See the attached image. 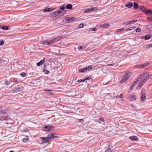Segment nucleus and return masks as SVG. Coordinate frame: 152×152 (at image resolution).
I'll use <instances>...</instances> for the list:
<instances>
[{
    "mask_svg": "<svg viewBox=\"0 0 152 152\" xmlns=\"http://www.w3.org/2000/svg\"><path fill=\"white\" fill-rule=\"evenodd\" d=\"M82 46H79L78 47V49L79 50H81L82 49Z\"/></svg>",
    "mask_w": 152,
    "mask_h": 152,
    "instance_id": "nucleus-52",
    "label": "nucleus"
},
{
    "mask_svg": "<svg viewBox=\"0 0 152 152\" xmlns=\"http://www.w3.org/2000/svg\"><path fill=\"white\" fill-rule=\"evenodd\" d=\"M10 118L7 116H0V121H3L4 120L7 121L10 120Z\"/></svg>",
    "mask_w": 152,
    "mask_h": 152,
    "instance_id": "nucleus-10",
    "label": "nucleus"
},
{
    "mask_svg": "<svg viewBox=\"0 0 152 152\" xmlns=\"http://www.w3.org/2000/svg\"><path fill=\"white\" fill-rule=\"evenodd\" d=\"M20 75L22 77H24L26 76V73L24 72H22L21 73Z\"/></svg>",
    "mask_w": 152,
    "mask_h": 152,
    "instance_id": "nucleus-40",
    "label": "nucleus"
},
{
    "mask_svg": "<svg viewBox=\"0 0 152 152\" xmlns=\"http://www.w3.org/2000/svg\"><path fill=\"white\" fill-rule=\"evenodd\" d=\"M125 6L129 8H130L133 6V4L132 3L129 2L128 4L126 5Z\"/></svg>",
    "mask_w": 152,
    "mask_h": 152,
    "instance_id": "nucleus-25",
    "label": "nucleus"
},
{
    "mask_svg": "<svg viewBox=\"0 0 152 152\" xmlns=\"http://www.w3.org/2000/svg\"><path fill=\"white\" fill-rule=\"evenodd\" d=\"M90 78H89V77H87L85 78L84 80H85V81L86 80H89L90 79Z\"/></svg>",
    "mask_w": 152,
    "mask_h": 152,
    "instance_id": "nucleus-55",
    "label": "nucleus"
},
{
    "mask_svg": "<svg viewBox=\"0 0 152 152\" xmlns=\"http://www.w3.org/2000/svg\"><path fill=\"white\" fill-rule=\"evenodd\" d=\"M152 47V44L145 45L143 46L144 49H147Z\"/></svg>",
    "mask_w": 152,
    "mask_h": 152,
    "instance_id": "nucleus-19",
    "label": "nucleus"
},
{
    "mask_svg": "<svg viewBox=\"0 0 152 152\" xmlns=\"http://www.w3.org/2000/svg\"><path fill=\"white\" fill-rule=\"evenodd\" d=\"M135 28V27L134 26H132L130 27H129L130 31L132 30L133 29H134Z\"/></svg>",
    "mask_w": 152,
    "mask_h": 152,
    "instance_id": "nucleus-47",
    "label": "nucleus"
},
{
    "mask_svg": "<svg viewBox=\"0 0 152 152\" xmlns=\"http://www.w3.org/2000/svg\"><path fill=\"white\" fill-rule=\"evenodd\" d=\"M129 138L132 140H138V139L137 137L136 136H132L130 137Z\"/></svg>",
    "mask_w": 152,
    "mask_h": 152,
    "instance_id": "nucleus-18",
    "label": "nucleus"
},
{
    "mask_svg": "<svg viewBox=\"0 0 152 152\" xmlns=\"http://www.w3.org/2000/svg\"><path fill=\"white\" fill-rule=\"evenodd\" d=\"M60 37H58L55 38H54L51 39L52 41H51V42H52V43L54 42H56L59 40V39L60 38Z\"/></svg>",
    "mask_w": 152,
    "mask_h": 152,
    "instance_id": "nucleus-17",
    "label": "nucleus"
},
{
    "mask_svg": "<svg viewBox=\"0 0 152 152\" xmlns=\"http://www.w3.org/2000/svg\"><path fill=\"white\" fill-rule=\"evenodd\" d=\"M45 61L44 59H42L39 62L37 63V66H39L42 65Z\"/></svg>",
    "mask_w": 152,
    "mask_h": 152,
    "instance_id": "nucleus-20",
    "label": "nucleus"
},
{
    "mask_svg": "<svg viewBox=\"0 0 152 152\" xmlns=\"http://www.w3.org/2000/svg\"><path fill=\"white\" fill-rule=\"evenodd\" d=\"M44 128L45 129V131L50 132L53 128L54 127L53 126H45Z\"/></svg>",
    "mask_w": 152,
    "mask_h": 152,
    "instance_id": "nucleus-11",
    "label": "nucleus"
},
{
    "mask_svg": "<svg viewBox=\"0 0 152 152\" xmlns=\"http://www.w3.org/2000/svg\"><path fill=\"white\" fill-rule=\"evenodd\" d=\"M1 61V59H0V61Z\"/></svg>",
    "mask_w": 152,
    "mask_h": 152,
    "instance_id": "nucleus-60",
    "label": "nucleus"
},
{
    "mask_svg": "<svg viewBox=\"0 0 152 152\" xmlns=\"http://www.w3.org/2000/svg\"><path fill=\"white\" fill-rule=\"evenodd\" d=\"M129 98L132 101H135L136 98V96L134 94H132L129 95Z\"/></svg>",
    "mask_w": 152,
    "mask_h": 152,
    "instance_id": "nucleus-9",
    "label": "nucleus"
},
{
    "mask_svg": "<svg viewBox=\"0 0 152 152\" xmlns=\"http://www.w3.org/2000/svg\"><path fill=\"white\" fill-rule=\"evenodd\" d=\"M74 18H67L66 20L67 21H71V22H72V21L74 20Z\"/></svg>",
    "mask_w": 152,
    "mask_h": 152,
    "instance_id": "nucleus-32",
    "label": "nucleus"
},
{
    "mask_svg": "<svg viewBox=\"0 0 152 152\" xmlns=\"http://www.w3.org/2000/svg\"><path fill=\"white\" fill-rule=\"evenodd\" d=\"M129 72H127L123 75L122 77V79L121 80V82L122 83L125 82L129 77L130 76V75H129Z\"/></svg>",
    "mask_w": 152,
    "mask_h": 152,
    "instance_id": "nucleus-2",
    "label": "nucleus"
},
{
    "mask_svg": "<svg viewBox=\"0 0 152 152\" xmlns=\"http://www.w3.org/2000/svg\"><path fill=\"white\" fill-rule=\"evenodd\" d=\"M62 12L60 11L56 10L53 12L51 15L50 17L53 19H56L60 16H62L64 14L62 13Z\"/></svg>",
    "mask_w": 152,
    "mask_h": 152,
    "instance_id": "nucleus-1",
    "label": "nucleus"
},
{
    "mask_svg": "<svg viewBox=\"0 0 152 152\" xmlns=\"http://www.w3.org/2000/svg\"><path fill=\"white\" fill-rule=\"evenodd\" d=\"M126 31H130V29L129 28H128L126 29Z\"/></svg>",
    "mask_w": 152,
    "mask_h": 152,
    "instance_id": "nucleus-56",
    "label": "nucleus"
},
{
    "mask_svg": "<svg viewBox=\"0 0 152 152\" xmlns=\"http://www.w3.org/2000/svg\"><path fill=\"white\" fill-rule=\"evenodd\" d=\"M139 81V80L137 79V80L132 84L131 87L129 88V90H130L131 91H132L134 87L135 86L136 84Z\"/></svg>",
    "mask_w": 152,
    "mask_h": 152,
    "instance_id": "nucleus-14",
    "label": "nucleus"
},
{
    "mask_svg": "<svg viewBox=\"0 0 152 152\" xmlns=\"http://www.w3.org/2000/svg\"><path fill=\"white\" fill-rule=\"evenodd\" d=\"M130 24L131 23H130V22L129 21V22H126V23H124L123 24V25H124V26H127V25H128Z\"/></svg>",
    "mask_w": 152,
    "mask_h": 152,
    "instance_id": "nucleus-38",
    "label": "nucleus"
},
{
    "mask_svg": "<svg viewBox=\"0 0 152 152\" xmlns=\"http://www.w3.org/2000/svg\"><path fill=\"white\" fill-rule=\"evenodd\" d=\"M5 83L6 85H7L10 84V81H8L7 80H6Z\"/></svg>",
    "mask_w": 152,
    "mask_h": 152,
    "instance_id": "nucleus-43",
    "label": "nucleus"
},
{
    "mask_svg": "<svg viewBox=\"0 0 152 152\" xmlns=\"http://www.w3.org/2000/svg\"><path fill=\"white\" fill-rule=\"evenodd\" d=\"M85 81V80L84 79L83 80V79H80V80H78L77 81V82H84V81Z\"/></svg>",
    "mask_w": 152,
    "mask_h": 152,
    "instance_id": "nucleus-35",
    "label": "nucleus"
},
{
    "mask_svg": "<svg viewBox=\"0 0 152 152\" xmlns=\"http://www.w3.org/2000/svg\"><path fill=\"white\" fill-rule=\"evenodd\" d=\"M147 19L149 20H152V18L151 17H148L147 18Z\"/></svg>",
    "mask_w": 152,
    "mask_h": 152,
    "instance_id": "nucleus-49",
    "label": "nucleus"
},
{
    "mask_svg": "<svg viewBox=\"0 0 152 152\" xmlns=\"http://www.w3.org/2000/svg\"><path fill=\"white\" fill-rule=\"evenodd\" d=\"M4 44V41L3 40H0V45H1Z\"/></svg>",
    "mask_w": 152,
    "mask_h": 152,
    "instance_id": "nucleus-46",
    "label": "nucleus"
},
{
    "mask_svg": "<svg viewBox=\"0 0 152 152\" xmlns=\"http://www.w3.org/2000/svg\"><path fill=\"white\" fill-rule=\"evenodd\" d=\"M124 30V28H120V29L117 30V32H120V31H123Z\"/></svg>",
    "mask_w": 152,
    "mask_h": 152,
    "instance_id": "nucleus-45",
    "label": "nucleus"
},
{
    "mask_svg": "<svg viewBox=\"0 0 152 152\" xmlns=\"http://www.w3.org/2000/svg\"><path fill=\"white\" fill-rule=\"evenodd\" d=\"M143 84V83L141 81L140 82L138 85V86H139V88H140L141 87Z\"/></svg>",
    "mask_w": 152,
    "mask_h": 152,
    "instance_id": "nucleus-33",
    "label": "nucleus"
},
{
    "mask_svg": "<svg viewBox=\"0 0 152 152\" xmlns=\"http://www.w3.org/2000/svg\"><path fill=\"white\" fill-rule=\"evenodd\" d=\"M149 65V63L148 62H146L142 64L137 65L135 67L137 68L138 69H140L144 68V67L147 66Z\"/></svg>",
    "mask_w": 152,
    "mask_h": 152,
    "instance_id": "nucleus-4",
    "label": "nucleus"
},
{
    "mask_svg": "<svg viewBox=\"0 0 152 152\" xmlns=\"http://www.w3.org/2000/svg\"><path fill=\"white\" fill-rule=\"evenodd\" d=\"M96 30H97V29L96 28H93L92 29V30L93 31H96Z\"/></svg>",
    "mask_w": 152,
    "mask_h": 152,
    "instance_id": "nucleus-53",
    "label": "nucleus"
},
{
    "mask_svg": "<svg viewBox=\"0 0 152 152\" xmlns=\"http://www.w3.org/2000/svg\"><path fill=\"white\" fill-rule=\"evenodd\" d=\"M146 99V97L145 96L144 94H142V96L141 97V99L142 101H143L145 100Z\"/></svg>",
    "mask_w": 152,
    "mask_h": 152,
    "instance_id": "nucleus-23",
    "label": "nucleus"
},
{
    "mask_svg": "<svg viewBox=\"0 0 152 152\" xmlns=\"http://www.w3.org/2000/svg\"><path fill=\"white\" fill-rule=\"evenodd\" d=\"M137 21V20H133L131 21H130V23H134Z\"/></svg>",
    "mask_w": 152,
    "mask_h": 152,
    "instance_id": "nucleus-42",
    "label": "nucleus"
},
{
    "mask_svg": "<svg viewBox=\"0 0 152 152\" xmlns=\"http://www.w3.org/2000/svg\"><path fill=\"white\" fill-rule=\"evenodd\" d=\"M23 87H21L19 88H16L13 90L12 91L13 92H17L23 90Z\"/></svg>",
    "mask_w": 152,
    "mask_h": 152,
    "instance_id": "nucleus-12",
    "label": "nucleus"
},
{
    "mask_svg": "<svg viewBox=\"0 0 152 152\" xmlns=\"http://www.w3.org/2000/svg\"><path fill=\"white\" fill-rule=\"evenodd\" d=\"M45 91H47L48 93V94H52V91L50 89H46L44 90Z\"/></svg>",
    "mask_w": 152,
    "mask_h": 152,
    "instance_id": "nucleus-29",
    "label": "nucleus"
},
{
    "mask_svg": "<svg viewBox=\"0 0 152 152\" xmlns=\"http://www.w3.org/2000/svg\"><path fill=\"white\" fill-rule=\"evenodd\" d=\"M66 8L65 4L63 5L60 7V9L61 10H64Z\"/></svg>",
    "mask_w": 152,
    "mask_h": 152,
    "instance_id": "nucleus-26",
    "label": "nucleus"
},
{
    "mask_svg": "<svg viewBox=\"0 0 152 152\" xmlns=\"http://www.w3.org/2000/svg\"><path fill=\"white\" fill-rule=\"evenodd\" d=\"M138 4L136 2L134 3V9H137L138 8Z\"/></svg>",
    "mask_w": 152,
    "mask_h": 152,
    "instance_id": "nucleus-24",
    "label": "nucleus"
},
{
    "mask_svg": "<svg viewBox=\"0 0 152 152\" xmlns=\"http://www.w3.org/2000/svg\"><path fill=\"white\" fill-rule=\"evenodd\" d=\"M1 108L0 107V109H1Z\"/></svg>",
    "mask_w": 152,
    "mask_h": 152,
    "instance_id": "nucleus-61",
    "label": "nucleus"
},
{
    "mask_svg": "<svg viewBox=\"0 0 152 152\" xmlns=\"http://www.w3.org/2000/svg\"><path fill=\"white\" fill-rule=\"evenodd\" d=\"M110 25L108 23H106L104 24H102L100 26L101 27L103 28H107L109 27Z\"/></svg>",
    "mask_w": 152,
    "mask_h": 152,
    "instance_id": "nucleus-16",
    "label": "nucleus"
},
{
    "mask_svg": "<svg viewBox=\"0 0 152 152\" xmlns=\"http://www.w3.org/2000/svg\"><path fill=\"white\" fill-rule=\"evenodd\" d=\"M56 134L51 133L48 135V137L49 139H52L59 137L55 136Z\"/></svg>",
    "mask_w": 152,
    "mask_h": 152,
    "instance_id": "nucleus-7",
    "label": "nucleus"
},
{
    "mask_svg": "<svg viewBox=\"0 0 152 152\" xmlns=\"http://www.w3.org/2000/svg\"><path fill=\"white\" fill-rule=\"evenodd\" d=\"M40 139L41 140L42 142L41 143H48V142L49 141V140H48L49 139L48 138V137H41L40 138Z\"/></svg>",
    "mask_w": 152,
    "mask_h": 152,
    "instance_id": "nucleus-6",
    "label": "nucleus"
},
{
    "mask_svg": "<svg viewBox=\"0 0 152 152\" xmlns=\"http://www.w3.org/2000/svg\"><path fill=\"white\" fill-rule=\"evenodd\" d=\"M44 67L46 66L45 65H44Z\"/></svg>",
    "mask_w": 152,
    "mask_h": 152,
    "instance_id": "nucleus-59",
    "label": "nucleus"
},
{
    "mask_svg": "<svg viewBox=\"0 0 152 152\" xmlns=\"http://www.w3.org/2000/svg\"><path fill=\"white\" fill-rule=\"evenodd\" d=\"M52 10H53V9H52V10H50L49 8H46L43 10V12H50V11H51Z\"/></svg>",
    "mask_w": 152,
    "mask_h": 152,
    "instance_id": "nucleus-31",
    "label": "nucleus"
},
{
    "mask_svg": "<svg viewBox=\"0 0 152 152\" xmlns=\"http://www.w3.org/2000/svg\"><path fill=\"white\" fill-rule=\"evenodd\" d=\"M105 152H111V150L110 148H108L106 150Z\"/></svg>",
    "mask_w": 152,
    "mask_h": 152,
    "instance_id": "nucleus-37",
    "label": "nucleus"
},
{
    "mask_svg": "<svg viewBox=\"0 0 152 152\" xmlns=\"http://www.w3.org/2000/svg\"><path fill=\"white\" fill-rule=\"evenodd\" d=\"M92 68L90 66L85 68H83L82 69H80L78 70V71L80 72H85L87 71H89L90 70H92Z\"/></svg>",
    "mask_w": 152,
    "mask_h": 152,
    "instance_id": "nucleus-3",
    "label": "nucleus"
},
{
    "mask_svg": "<svg viewBox=\"0 0 152 152\" xmlns=\"http://www.w3.org/2000/svg\"><path fill=\"white\" fill-rule=\"evenodd\" d=\"M52 41L51 40H45L43 41L42 43H41V44H43V45H49L50 44L52 43L51 42Z\"/></svg>",
    "mask_w": 152,
    "mask_h": 152,
    "instance_id": "nucleus-8",
    "label": "nucleus"
},
{
    "mask_svg": "<svg viewBox=\"0 0 152 152\" xmlns=\"http://www.w3.org/2000/svg\"><path fill=\"white\" fill-rule=\"evenodd\" d=\"M83 27V23H81L79 24L78 26L79 28H82Z\"/></svg>",
    "mask_w": 152,
    "mask_h": 152,
    "instance_id": "nucleus-39",
    "label": "nucleus"
},
{
    "mask_svg": "<svg viewBox=\"0 0 152 152\" xmlns=\"http://www.w3.org/2000/svg\"><path fill=\"white\" fill-rule=\"evenodd\" d=\"M29 140V139L27 138H24L23 139L22 141L24 142H27Z\"/></svg>",
    "mask_w": 152,
    "mask_h": 152,
    "instance_id": "nucleus-30",
    "label": "nucleus"
},
{
    "mask_svg": "<svg viewBox=\"0 0 152 152\" xmlns=\"http://www.w3.org/2000/svg\"><path fill=\"white\" fill-rule=\"evenodd\" d=\"M142 78H143L147 81V80L148 79V76H146L145 74H144L143 75H141L139 77L137 78V80H139V81L140 80V79Z\"/></svg>",
    "mask_w": 152,
    "mask_h": 152,
    "instance_id": "nucleus-5",
    "label": "nucleus"
},
{
    "mask_svg": "<svg viewBox=\"0 0 152 152\" xmlns=\"http://www.w3.org/2000/svg\"><path fill=\"white\" fill-rule=\"evenodd\" d=\"M123 94H120V95L119 96H117L116 97H118L120 98H123Z\"/></svg>",
    "mask_w": 152,
    "mask_h": 152,
    "instance_id": "nucleus-44",
    "label": "nucleus"
},
{
    "mask_svg": "<svg viewBox=\"0 0 152 152\" xmlns=\"http://www.w3.org/2000/svg\"><path fill=\"white\" fill-rule=\"evenodd\" d=\"M78 121L79 122H81L83 121V119H79L78 120Z\"/></svg>",
    "mask_w": 152,
    "mask_h": 152,
    "instance_id": "nucleus-57",
    "label": "nucleus"
},
{
    "mask_svg": "<svg viewBox=\"0 0 152 152\" xmlns=\"http://www.w3.org/2000/svg\"><path fill=\"white\" fill-rule=\"evenodd\" d=\"M140 10H141L142 12H145V11L146 9L144 6H140L139 7Z\"/></svg>",
    "mask_w": 152,
    "mask_h": 152,
    "instance_id": "nucleus-22",
    "label": "nucleus"
},
{
    "mask_svg": "<svg viewBox=\"0 0 152 152\" xmlns=\"http://www.w3.org/2000/svg\"><path fill=\"white\" fill-rule=\"evenodd\" d=\"M114 65V64H108L107 65V66H113Z\"/></svg>",
    "mask_w": 152,
    "mask_h": 152,
    "instance_id": "nucleus-54",
    "label": "nucleus"
},
{
    "mask_svg": "<svg viewBox=\"0 0 152 152\" xmlns=\"http://www.w3.org/2000/svg\"><path fill=\"white\" fill-rule=\"evenodd\" d=\"M141 82H142L143 84L146 81L143 78H142L141 79H140V80Z\"/></svg>",
    "mask_w": 152,
    "mask_h": 152,
    "instance_id": "nucleus-36",
    "label": "nucleus"
},
{
    "mask_svg": "<svg viewBox=\"0 0 152 152\" xmlns=\"http://www.w3.org/2000/svg\"><path fill=\"white\" fill-rule=\"evenodd\" d=\"M43 72H45V74H48L49 73V71L45 69H44Z\"/></svg>",
    "mask_w": 152,
    "mask_h": 152,
    "instance_id": "nucleus-34",
    "label": "nucleus"
},
{
    "mask_svg": "<svg viewBox=\"0 0 152 152\" xmlns=\"http://www.w3.org/2000/svg\"><path fill=\"white\" fill-rule=\"evenodd\" d=\"M99 120L101 121L102 122H104V119L103 118H101L99 119Z\"/></svg>",
    "mask_w": 152,
    "mask_h": 152,
    "instance_id": "nucleus-50",
    "label": "nucleus"
},
{
    "mask_svg": "<svg viewBox=\"0 0 152 152\" xmlns=\"http://www.w3.org/2000/svg\"><path fill=\"white\" fill-rule=\"evenodd\" d=\"M145 75L146 76H148V78H149V77L150 76H151V75H150L149 74H148V73H146Z\"/></svg>",
    "mask_w": 152,
    "mask_h": 152,
    "instance_id": "nucleus-51",
    "label": "nucleus"
},
{
    "mask_svg": "<svg viewBox=\"0 0 152 152\" xmlns=\"http://www.w3.org/2000/svg\"><path fill=\"white\" fill-rule=\"evenodd\" d=\"M94 9V8L93 7L86 9L85 10L84 12L86 13H91L93 11Z\"/></svg>",
    "mask_w": 152,
    "mask_h": 152,
    "instance_id": "nucleus-13",
    "label": "nucleus"
},
{
    "mask_svg": "<svg viewBox=\"0 0 152 152\" xmlns=\"http://www.w3.org/2000/svg\"><path fill=\"white\" fill-rule=\"evenodd\" d=\"M151 36H149L148 35H146L145 36H143L141 37V39H144L145 40H148L150 39Z\"/></svg>",
    "mask_w": 152,
    "mask_h": 152,
    "instance_id": "nucleus-15",
    "label": "nucleus"
},
{
    "mask_svg": "<svg viewBox=\"0 0 152 152\" xmlns=\"http://www.w3.org/2000/svg\"><path fill=\"white\" fill-rule=\"evenodd\" d=\"M1 28L3 30H7L8 29V27L6 26H2V27L1 26Z\"/></svg>",
    "mask_w": 152,
    "mask_h": 152,
    "instance_id": "nucleus-28",
    "label": "nucleus"
},
{
    "mask_svg": "<svg viewBox=\"0 0 152 152\" xmlns=\"http://www.w3.org/2000/svg\"><path fill=\"white\" fill-rule=\"evenodd\" d=\"M149 13L152 14V10H148L145 12V13L146 14H148V13Z\"/></svg>",
    "mask_w": 152,
    "mask_h": 152,
    "instance_id": "nucleus-27",
    "label": "nucleus"
},
{
    "mask_svg": "<svg viewBox=\"0 0 152 152\" xmlns=\"http://www.w3.org/2000/svg\"><path fill=\"white\" fill-rule=\"evenodd\" d=\"M66 7L67 9L72 10V6L71 4H69L66 5Z\"/></svg>",
    "mask_w": 152,
    "mask_h": 152,
    "instance_id": "nucleus-21",
    "label": "nucleus"
},
{
    "mask_svg": "<svg viewBox=\"0 0 152 152\" xmlns=\"http://www.w3.org/2000/svg\"><path fill=\"white\" fill-rule=\"evenodd\" d=\"M0 114H1H1L5 115V113H4V112L2 111H1V112H0Z\"/></svg>",
    "mask_w": 152,
    "mask_h": 152,
    "instance_id": "nucleus-48",
    "label": "nucleus"
},
{
    "mask_svg": "<svg viewBox=\"0 0 152 152\" xmlns=\"http://www.w3.org/2000/svg\"><path fill=\"white\" fill-rule=\"evenodd\" d=\"M141 31V29L140 28H137L136 29V32H140Z\"/></svg>",
    "mask_w": 152,
    "mask_h": 152,
    "instance_id": "nucleus-41",
    "label": "nucleus"
},
{
    "mask_svg": "<svg viewBox=\"0 0 152 152\" xmlns=\"http://www.w3.org/2000/svg\"><path fill=\"white\" fill-rule=\"evenodd\" d=\"M10 152H14V151H10Z\"/></svg>",
    "mask_w": 152,
    "mask_h": 152,
    "instance_id": "nucleus-58",
    "label": "nucleus"
}]
</instances>
